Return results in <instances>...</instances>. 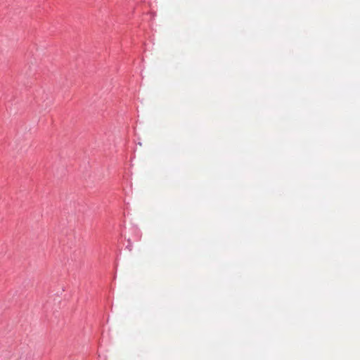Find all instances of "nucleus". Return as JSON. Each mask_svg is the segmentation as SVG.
<instances>
[{"mask_svg":"<svg viewBox=\"0 0 360 360\" xmlns=\"http://www.w3.org/2000/svg\"><path fill=\"white\" fill-rule=\"evenodd\" d=\"M130 233L132 234L131 236H129L127 238L128 244L126 246L129 251L132 250V245L134 242L139 241L141 239V233L140 231L136 228H131L130 229Z\"/></svg>","mask_w":360,"mask_h":360,"instance_id":"1","label":"nucleus"}]
</instances>
